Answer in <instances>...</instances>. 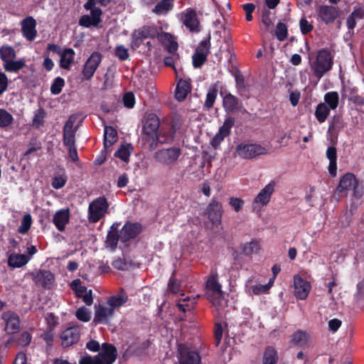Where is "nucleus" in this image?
I'll return each mask as SVG.
<instances>
[{"instance_id":"nucleus-1","label":"nucleus","mask_w":364,"mask_h":364,"mask_svg":"<svg viewBox=\"0 0 364 364\" xmlns=\"http://www.w3.org/2000/svg\"><path fill=\"white\" fill-rule=\"evenodd\" d=\"M334 51L328 48L318 50L315 53V58L311 62V70L314 75L321 79L329 72L333 65Z\"/></svg>"},{"instance_id":"nucleus-2","label":"nucleus","mask_w":364,"mask_h":364,"mask_svg":"<svg viewBox=\"0 0 364 364\" xmlns=\"http://www.w3.org/2000/svg\"><path fill=\"white\" fill-rule=\"evenodd\" d=\"M350 190L353 191V196L357 199L360 198L364 193V188L359 185L355 176L352 173H346L341 177L336 192L343 193Z\"/></svg>"},{"instance_id":"nucleus-3","label":"nucleus","mask_w":364,"mask_h":364,"mask_svg":"<svg viewBox=\"0 0 364 364\" xmlns=\"http://www.w3.org/2000/svg\"><path fill=\"white\" fill-rule=\"evenodd\" d=\"M109 203L105 196H100L93 200L88 207V220L90 223H96L105 217L109 209Z\"/></svg>"},{"instance_id":"nucleus-4","label":"nucleus","mask_w":364,"mask_h":364,"mask_svg":"<svg viewBox=\"0 0 364 364\" xmlns=\"http://www.w3.org/2000/svg\"><path fill=\"white\" fill-rule=\"evenodd\" d=\"M235 152L244 159H252L261 155L268 154L267 149L258 144L240 143L237 145Z\"/></svg>"},{"instance_id":"nucleus-5","label":"nucleus","mask_w":364,"mask_h":364,"mask_svg":"<svg viewBox=\"0 0 364 364\" xmlns=\"http://www.w3.org/2000/svg\"><path fill=\"white\" fill-rule=\"evenodd\" d=\"M181 155V149L176 146L159 149L154 155V159L164 165L172 166Z\"/></svg>"},{"instance_id":"nucleus-6","label":"nucleus","mask_w":364,"mask_h":364,"mask_svg":"<svg viewBox=\"0 0 364 364\" xmlns=\"http://www.w3.org/2000/svg\"><path fill=\"white\" fill-rule=\"evenodd\" d=\"M316 19L326 25L333 23L340 16L338 7L328 5H319L316 9Z\"/></svg>"},{"instance_id":"nucleus-7","label":"nucleus","mask_w":364,"mask_h":364,"mask_svg":"<svg viewBox=\"0 0 364 364\" xmlns=\"http://www.w3.org/2000/svg\"><path fill=\"white\" fill-rule=\"evenodd\" d=\"M102 60V55L97 51L93 52L83 65L81 75L82 80H90Z\"/></svg>"},{"instance_id":"nucleus-8","label":"nucleus","mask_w":364,"mask_h":364,"mask_svg":"<svg viewBox=\"0 0 364 364\" xmlns=\"http://www.w3.org/2000/svg\"><path fill=\"white\" fill-rule=\"evenodd\" d=\"M175 132L176 131L173 126L162 127L150 141L149 150L154 151L156 149L159 144H171L173 141Z\"/></svg>"},{"instance_id":"nucleus-9","label":"nucleus","mask_w":364,"mask_h":364,"mask_svg":"<svg viewBox=\"0 0 364 364\" xmlns=\"http://www.w3.org/2000/svg\"><path fill=\"white\" fill-rule=\"evenodd\" d=\"M178 351L179 364H200L201 359L199 353L186 344H179Z\"/></svg>"},{"instance_id":"nucleus-10","label":"nucleus","mask_w":364,"mask_h":364,"mask_svg":"<svg viewBox=\"0 0 364 364\" xmlns=\"http://www.w3.org/2000/svg\"><path fill=\"white\" fill-rule=\"evenodd\" d=\"M205 214L213 225H218L221 223L223 209L222 203L217 198H212L206 208Z\"/></svg>"},{"instance_id":"nucleus-11","label":"nucleus","mask_w":364,"mask_h":364,"mask_svg":"<svg viewBox=\"0 0 364 364\" xmlns=\"http://www.w3.org/2000/svg\"><path fill=\"white\" fill-rule=\"evenodd\" d=\"M30 275L37 287L45 289H50L55 280L54 274L49 270L40 269L31 272Z\"/></svg>"},{"instance_id":"nucleus-12","label":"nucleus","mask_w":364,"mask_h":364,"mask_svg":"<svg viewBox=\"0 0 364 364\" xmlns=\"http://www.w3.org/2000/svg\"><path fill=\"white\" fill-rule=\"evenodd\" d=\"M141 231L142 225L141 223L127 221L121 229L120 240L123 243L127 242L137 237Z\"/></svg>"},{"instance_id":"nucleus-13","label":"nucleus","mask_w":364,"mask_h":364,"mask_svg":"<svg viewBox=\"0 0 364 364\" xmlns=\"http://www.w3.org/2000/svg\"><path fill=\"white\" fill-rule=\"evenodd\" d=\"M235 119L231 116L225 118L223 124L219 128L218 132L211 140V145L216 149L224 139L230 134L231 129L235 124Z\"/></svg>"},{"instance_id":"nucleus-14","label":"nucleus","mask_w":364,"mask_h":364,"mask_svg":"<svg viewBox=\"0 0 364 364\" xmlns=\"http://www.w3.org/2000/svg\"><path fill=\"white\" fill-rule=\"evenodd\" d=\"M87 11H90V15H82L79 19V25L85 28L98 26L102 21V9L100 8L92 7Z\"/></svg>"},{"instance_id":"nucleus-15","label":"nucleus","mask_w":364,"mask_h":364,"mask_svg":"<svg viewBox=\"0 0 364 364\" xmlns=\"http://www.w3.org/2000/svg\"><path fill=\"white\" fill-rule=\"evenodd\" d=\"M117 358V350L116 347L107 343L102 345V350L95 355V360H99L104 364H112Z\"/></svg>"},{"instance_id":"nucleus-16","label":"nucleus","mask_w":364,"mask_h":364,"mask_svg":"<svg viewBox=\"0 0 364 364\" xmlns=\"http://www.w3.org/2000/svg\"><path fill=\"white\" fill-rule=\"evenodd\" d=\"M60 338L63 348L70 347L79 341L80 329L77 326L68 327L61 333Z\"/></svg>"},{"instance_id":"nucleus-17","label":"nucleus","mask_w":364,"mask_h":364,"mask_svg":"<svg viewBox=\"0 0 364 364\" xmlns=\"http://www.w3.org/2000/svg\"><path fill=\"white\" fill-rule=\"evenodd\" d=\"M160 119L158 116L154 113H151L147 115L145 119L142 131L144 134L149 137V142L153 139V137L157 134L159 130Z\"/></svg>"},{"instance_id":"nucleus-18","label":"nucleus","mask_w":364,"mask_h":364,"mask_svg":"<svg viewBox=\"0 0 364 364\" xmlns=\"http://www.w3.org/2000/svg\"><path fill=\"white\" fill-rule=\"evenodd\" d=\"M1 319L5 322V331L8 334H14L20 328V318L13 311H6L2 313Z\"/></svg>"},{"instance_id":"nucleus-19","label":"nucleus","mask_w":364,"mask_h":364,"mask_svg":"<svg viewBox=\"0 0 364 364\" xmlns=\"http://www.w3.org/2000/svg\"><path fill=\"white\" fill-rule=\"evenodd\" d=\"M182 20L184 26L191 33H198L200 31V21L197 16V13L193 9H187L182 14Z\"/></svg>"},{"instance_id":"nucleus-20","label":"nucleus","mask_w":364,"mask_h":364,"mask_svg":"<svg viewBox=\"0 0 364 364\" xmlns=\"http://www.w3.org/2000/svg\"><path fill=\"white\" fill-rule=\"evenodd\" d=\"M294 296L298 299H306L311 289L310 282L303 279L300 275L296 274L294 277Z\"/></svg>"},{"instance_id":"nucleus-21","label":"nucleus","mask_w":364,"mask_h":364,"mask_svg":"<svg viewBox=\"0 0 364 364\" xmlns=\"http://www.w3.org/2000/svg\"><path fill=\"white\" fill-rule=\"evenodd\" d=\"M36 21L33 16H27L21 21L23 36L29 41H33L37 36Z\"/></svg>"},{"instance_id":"nucleus-22","label":"nucleus","mask_w":364,"mask_h":364,"mask_svg":"<svg viewBox=\"0 0 364 364\" xmlns=\"http://www.w3.org/2000/svg\"><path fill=\"white\" fill-rule=\"evenodd\" d=\"M223 96V107L227 113L240 112L243 108L242 101L231 93H227L223 96V92L220 91Z\"/></svg>"},{"instance_id":"nucleus-23","label":"nucleus","mask_w":364,"mask_h":364,"mask_svg":"<svg viewBox=\"0 0 364 364\" xmlns=\"http://www.w3.org/2000/svg\"><path fill=\"white\" fill-rule=\"evenodd\" d=\"M75 119L70 117L63 127V144L68 146L75 144V133L77 127H74Z\"/></svg>"},{"instance_id":"nucleus-24","label":"nucleus","mask_w":364,"mask_h":364,"mask_svg":"<svg viewBox=\"0 0 364 364\" xmlns=\"http://www.w3.org/2000/svg\"><path fill=\"white\" fill-rule=\"evenodd\" d=\"M70 221V210L68 208H63L56 211L53 218V223L58 231L65 230V226Z\"/></svg>"},{"instance_id":"nucleus-25","label":"nucleus","mask_w":364,"mask_h":364,"mask_svg":"<svg viewBox=\"0 0 364 364\" xmlns=\"http://www.w3.org/2000/svg\"><path fill=\"white\" fill-rule=\"evenodd\" d=\"M275 186L276 183L274 181H270L260 191V192L254 199V203H259L262 205H267L271 199V196L274 193Z\"/></svg>"},{"instance_id":"nucleus-26","label":"nucleus","mask_w":364,"mask_h":364,"mask_svg":"<svg viewBox=\"0 0 364 364\" xmlns=\"http://www.w3.org/2000/svg\"><path fill=\"white\" fill-rule=\"evenodd\" d=\"M158 39L167 52L169 53H178V44L171 33L161 32L160 36H158Z\"/></svg>"},{"instance_id":"nucleus-27","label":"nucleus","mask_w":364,"mask_h":364,"mask_svg":"<svg viewBox=\"0 0 364 364\" xmlns=\"http://www.w3.org/2000/svg\"><path fill=\"white\" fill-rule=\"evenodd\" d=\"M191 91V80H183L181 78L176 85L175 90V97L179 101H183L188 94Z\"/></svg>"},{"instance_id":"nucleus-28","label":"nucleus","mask_w":364,"mask_h":364,"mask_svg":"<svg viewBox=\"0 0 364 364\" xmlns=\"http://www.w3.org/2000/svg\"><path fill=\"white\" fill-rule=\"evenodd\" d=\"M114 314V309L100 305L95 312L94 322L96 323H107L108 320Z\"/></svg>"},{"instance_id":"nucleus-29","label":"nucleus","mask_w":364,"mask_h":364,"mask_svg":"<svg viewBox=\"0 0 364 364\" xmlns=\"http://www.w3.org/2000/svg\"><path fill=\"white\" fill-rule=\"evenodd\" d=\"M60 56V66L65 70H70L74 62L75 56V50L70 48H65Z\"/></svg>"},{"instance_id":"nucleus-30","label":"nucleus","mask_w":364,"mask_h":364,"mask_svg":"<svg viewBox=\"0 0 364 364\" xmlns=\"http://www.w3.org/2000/svg\"><path fill=\"white\" fill-rule=\"evenodd\" d=\"M326 157L329 160L328 172L331 176L335 177L337 174V150L335 146H329L326 150Z\"/></svg>"},{"instance_id":"nucleus-31","label":"nucleus","mask_w":364,"mask_h":364,"mask_svg":"<svg viewBox=\"0 0 364 364\" xmlns=\"http://www.w3.org/2000/svg\"><path fill=\"white\" fill-rule=\"evenodd\" d=\"M117 130L112 126H105L104 134V148L109 149L117 141Z\"/></svg>"},{"instance_id":"nucleus-32","label":"nucleus","mask_w":364,"mask_h":364,"mask_svg":"<svg viewBox=\"0 0 364 364\" xmlns=\"http://www.w3.org/2000/svg\"><path fill=\"white\" fill-rule=\"evenodd\" d=\"M30 257L22 254H11L8 257V265L12 268H20L26 265Z\"/></svg>"},{"instance_id":"nucleus-33","label":"nucleus","mask_w":364,"mask_h":364,"mask_svg":"<svg viewBox=\"0 0 364 364\" xmlns=\"http://www.w3.org/2000/svg\"><path fill=\"white\" fill-rule=\"evenodd\" d=\"M206 289L218 296L223 295L222 286L218 282V275L216 272L212 274L208 279Z\"/></svg>"},{"instance_id":"nucleus-34","label":"nucleus","mask_w":364,"mask_h":364,"mask_svg":"<svg viewBox=\"0 0 364 364\" xmlns=\"http://www.w3.org/2000/svg\"><path fill=\"white\" fill-rule=\"evenodd\" d=\"M173 6L174 0H161L156 4L152 12L158 16L166 15L173 9Z\"/></svg>"},{"instance_id":"nucleus-35","label":"nucleus","mask_w":364,"mask_h":364,"mask_svg":"<svg viewBox=\"0 0 364 364\" xmlns=\"http://www.w3.org/2000/svg\"><path fill=\"white\" fill-rule=\"evenodd\" d=\"M330 108L323 102H320L316 107L314 115L319 123H323L330 114Z\"/></svg>"},{"instance_id":"nucleus-36","label":"nucleus","mask_w":364,"mask_h":364,"mask_svg":"<svg viewBox=\"0 0 364 364\" xmlns=\"http://www.w3.org/2000/svg\"><path fill=\"white\" fill-rule=\"evenodd\" d=\"M127 301L128 296L124 290L122 289L119 294L111 296L107 299V304L114 309L124 305Z\"/></svg>"},{"instance_id":"nucleus-37","label":"nucleus","mask_w":364,"mask_h":364,"mask_svg":"<svg viewBox=\"0 0 364 364\" xmlns=\"http://www.w3.org/2000/svg\"><path fill=\"white\" fill-rule=\"evenodd\" d=\"M26 66V60L24 58H20L18 60L14 59L4 63V69L9 73H17Z\"/></svg>"},{"instance_id":"nucleus-38","label":"nucleus","mask_w":364,"mask_h":364,"mask_svg":"<svg viewBox=\"0 0 364 364\" xmlns=\"http://www.w3.org/2000/svg\"><path fill=\"white\" fill-rule=\"evenodd\" d=\"M277 351L274 347L268 346L263 354L262 364H277Z\"/></svg>"},{"instance_id":"nucleus-39","label":"nucleus","mask_w":364,"mask_h":364,"mask_svg":"<svg viewBox=\"0 0 364 364\" xmlns=\"http://www.w3.org/2000/svg\"><path fill=\"white\" fill-rule=\"evenodd\" d=\"M339 95L336 91L328 92L324 95V102L330 109L334 110L338 106Z\"/></svg>"},{"instance_id":"nucleus-40","label":"nucleus","mask_w":364,"mask_h":364,"mask_svg":"<svg viewBox=\"0 0 364 364\" xmlns=\"http://www.w3.org/2000/svg\"><path fill=\"white\" fill-rule=\"evenodd\" d=\"M345 123L341 114H335L329 121L328 132H336L343 129Z\"/></svg>"},{"instance_id":"nucleus-41","label":"nucleus","mask_w":364,"mask_h":364,"mask_svg":"<svg viewBox=\"0 0 364 364\" xmlns=\"http://www.w3.org/2000/svg\"><path fill=\"white\" fill-rule=\"evenodd\" d=\"M261 249L259 240H252L250 242L245 243L242 247V252L245 255H250L254 253H258Z\"/></svg>"},{"instance_id":"nucleus-42","label":"nucleus","mask_w":364,"mask_h":364,"mask_svg":"<svg viewBox=\"0 0 364 364\" xmlns=\"http://www.w3.org/2000/svg\"><path fill=\"white\" fill-rule=\"evenodd\" d=\"M218 90L217 84H215L209 89L204 104V107L205 108V109L209 110L210 108L213 107L215 99L218 95Z\"/></svg>"},{"instance_id":"nucleus-43","label":"nucleus","mask_w":364,"mask_h":364,"mask_svg":"<svg viewBox=\"0 0 364 364\" xmlns=\"http://www.w3.org/2000/svg\"><path fill=\"white\" fill-rule=\"evenodd\" d=\"M16 56V51L12 46H3L0 48V58L4 63H6L7 61L14 59Z\"/></svg>"},{"instance_id":"nucleus-44","label":"nucleus","mask_w":364,"mask_h":364,"mask_svg":"<svg viewBox=\"0 0 364 364\" xmlns=\"http://www.w3.org/2000/svg\"><path fill=\"white\" fill-rule=\"evenodd\" d=\"M13 339L16 341V343L18 346H21L22 347H26V346H28L31 343V339H32V336L28 331H23L20 335H18L17 336V338H15V337L11 338L8 341V343L11 342V341Z\"/></svg>"},{"instance_id":"nucleus-45","label":"nucleus","mask_w":364,"mask_h":364,"mask_svg":"<svg viewBox=\"0 0 364 364\" xmlns=\"http://www.w3.org/2000/svg\"><path fill=\"white\" fill-rule=\"evenodd\" d=\"M14 121L11 114L4 109L0 108V128L4 129L11 126Z\"/></svg>"},{"instance_id":"nucleus-46","label":"nucleus","mask_w":364,"mask_h":364,"mask_svg":"<svg viewBox=\"0 0 364 364\" xmlns=\"http://www.w3.org/2000/svg\"><path fill=\"white\" fill-rule=\"evenodd\" d=\"M144 38H155L160 36L159 28L156 26H144L139 28Z\"/></svg>"},{"instance_id":"nucleus-47","label":"nucleus","mask_w":364,"mask_h":364,"mask_svg":"<svg viewBox=\"0 0 364 364\" xmlns=\"http://www.w3.org/2000/svg\"><path fill=\"white\" fill-rule=\"evenodd\" d=\"M307 341L306 334L304 331H296L291 335V342L297 346H304Z\"/></svg>"},{"instance_id":"nucleus-48","label":"nucleus","mask_w":364,"mask_h":364,"mask_svg":"<svg viewBox=\"0 0 364 364\" xmlns=\"http://www.w3.org/2000/svg\"><path fill=\"white\" fill-rule=\"evenodd\" d=\"M28 149L23 153V156L27 160L29 159V156L33 153L40 151L42 149V143L37 139H32L28 145Z\"/></svg>"},{"instance_id":"nucleus-49","label":"nucleus","mask_w":364,"mask_h":364,"mask_svg":"<svg viewBox=\"0 0 364 364\" xmlns=\"http://www.w3.org/2000/svg\"><path fill=\"white\" fill-rule=\"evenodd\" d=\"M195 299L190 301L189 297L180 299L177 302L176 306L179 311L182 312H186L192 310L195 306Z\"/></svg>"},{"instance_id":"nucleus-50","label":"nucleus","mask_w":364,"mask_h":364,"mask_svg":"<svg viewBox=\"0 0 364 364\" xmlns=\"http://www.w3.org/2000/svg\"><path fill=\"white\" fill-rule=\"evenodd\" d=\"M130 146V144H122L120 147L114 152V157L119 158L124 162L127 163L129 161L130 157V151L129 150V147Z\"/></svg>"},{"instance_id":"nucleus-51","label":"nucleus","mask_w":364,"mask_h":364,"mask_svg":"<svg viewBox=\"0 0 364 364\" xmlns=\"http://www.w3.org/2000/svg\"><path fill=\"white\" fill-rule=\"evenodd\" d=\"M121 233L108 231L105 243L107 247H110L112 250H115L117 247L119 240H120Z\"/></svg>"},{"instance_id":"nucleus-52","label":"nucleus","mask_w":364,"mask_h":364,"mask_svg":"<svg viewBox=\"0 0 364 364\" xmlns=\"http://www.w3.org/2000/svg\"><path fill=\"white\" fill-rule=\"evenodd\" d=\"M145 39H146V38L144 37L143 34L139 29L134 30L132 34V48L134 49L139 48Z\"/></svg>"},{"instance_id":"nucleus-53","label":"nucleus","mask_w":364,"mask_h":364,"mask_svg":"<svg viewBox=\"0 0 364 364\" xmlns=\"http://www.w3.org/2000/svg\"><path fill=\"white\" fill-rule=\"evenodd\" d=\"M32 224V218L30 214H26L21 223V225L18 228V232L20 234H26L28 232Z\"/></svg>"},{"instance_id":"nucleus-54","label":"nucleus","mask_w":364,"mask_h":364,"mask_svg":"<svg viewBox=\"0 0 364 364\" xmlns=\"http://www.w3.org/2000/svg\"><path fill=\"white\" fill-rule=\"evenodd\" d=\"M45 117L46 112L43 108L36 110L32 121L33 126L37 129L42 127L44 124Z\"/></svg>"},{"instance_id":"nucleus-55","label":"nucleus","mask_w":364,"mask_h":364,"mask_svg":"<svg viewBox=\"0 0 364 364\" xmlns=\"http://www.w3.org/2000/svg\"><path fill=\"white\" fill-rule=\"evenodd\" d=\"M210 35L209 34L208 38L200 42L199 45L196 49L195 53H199L204 54L208 57L210 53Z\"/></svg>"},{"instance_id":"nucleus-56","label":"nucleus","mask_w":364,"mask_h":364,"mask_svg":"<svg viewBox=\"0 0 364 364\" xmlns=\"http://www.w3.org/2000/svg\"><path fill=\"white\" fill-rule=\"evenodd\" d=\"M65 86V80L61 77H57L54 79L50 86V92L53 95H58L62 92L63 87Z\"/></svg>"},{"instance_id":"nucleus-57","label":"nucleus","mask_w":364,"mask_h":364,"mask_svg":"<svg viewBox=\"0 0 364 364\" xmlns=\"http://www.w3.org/2000/svg\"><path fill=\"white\" fill-rule=\"evenodd\" d=\"M271 12L269 9L264 8L262 11V15H261V21L263 25L265 27V29L267 31H269L272 26L273 23L270 18Z\"/></svg>"},{"instance_id":"nucleus-58","label":"nucleus","mask_w":364,"mask_h":364,"mask_svg":"<svg viewBox=\"0 0 364 364\" xmlns=\"http://www.w3.org/2000/svg\"><path fill=\"white\" fill-rule=\"evenodd\" d=\"M275 35L277 38L280 41H283L286 39L287 36V28L285 23L282 22L277 23Z\"/></svg>"},{"instance_id":"nucleus-59","label":"nucleus","mask_w":364,"mask_h":364,"mask_svg":"<svg viewBox=\"0 0 364 364\" xmlns=\"http://www.w3.org/2000/svg\"><path fill=\"white\" fill-rule=\"evenodd\" d=\"M75 316L79 321L87 322L91 318L90 311L85 307L79 308L75 313Z\"/></svg>"},{"instance_id":"nucleus-60","label":"nucleus","mask_w":364,"mask_h":364,"mask_svg":"<svg viewBox=\"0 0 364 364\" xmlns=\"http://www.w3.org/2000/svg\"><path fill=\"white\" fill-rule=\"evenodd\" d=\"M171 55L169 56H165L164 58V63L166 66L172 68L175 73L176 75V77L178 76V72L175 67V61L179 58V54L178 53H170Z\"/></svg>"},{"instance_id":"nucleus-61","label":"nucleus","mask_w":364,"mask_h":364,"mask_svg":"<svg viewBox=\"0 0 364 364\" xmlns=\"http://www.w3.org/2000/svg\"><path fill=\"white\" fill-rule=\"evenodd\" d=\"M193 66L195 68H200L207 60V56L199 53H194L193 55Z\"/></svg>"},{"instance_id":"nucleus-62","label":"nucleus","mask_w":364,"mask_h":364,"mask_svg":"<svg viewBox=\"0 0 364 364\" xmlns=\"http://www.w3.org/2000/svg\"><path fill=\"white\" fill-rule=\"evenodd\" d=\"M299 27L301 33L303 35H306L311 32L314 29L313 25L308 21L306 18H301L299 21Z\"/></svg>"},{"instance_id":"nucleus-63","label":"nucleus","mask_w":364,"mask_h":364,"mask_svg":"<svg viewBox=\"0 0 364 364\" xmlns=\"http://www.w3.org/2000/svg\"><path fill=\"white\" fill-rule=\"evenodd\" d=\"M114 55L120 60H126L129 58L128 50L123 45H118L115 47Z\"/></svg>"},{"instance_id":"nucleus-64","label":"nucleus","mask_w":364,"mask_h":364,"mask_svg":"<svg viewBox=\"0 0 364 364\" xmlns=\"http://www.w3.org/2000/svg\"><path fill=\"white\" fill-rule=\"evenodd\" d=\"M180 288L181 283L174 277L173 275H172L168 280V291L172 294H177L180 291Z\"/></svg>"}]
</instances>
